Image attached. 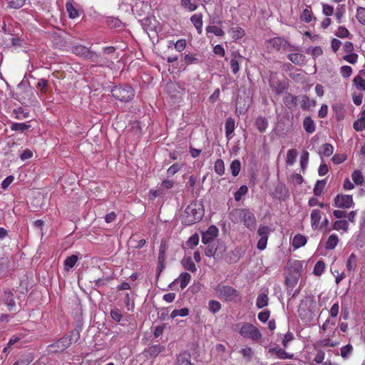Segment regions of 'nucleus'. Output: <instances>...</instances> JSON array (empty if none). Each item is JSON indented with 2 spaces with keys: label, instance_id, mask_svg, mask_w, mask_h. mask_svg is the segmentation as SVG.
<instances>
[{
  "label": "nucleus",
  "instance_id": "nucleus-39",
  "mask_svg": "<svg viewBox=\"0 0 365 365\" xmlns=\"http://www.w3.org/2000/svg\"><path fill=\"white\" fill-rule=\"evenodd\" d=\"M190 313V311L187 308H182V309H174L170 317V318L172 319H174L176 317H186Z\"/></svg>",
  "mask_w": 365,
  "mask_h": 365
},
{
  "label": "nucleus",
  "instance_id": "nucleus-51",
  "mask_svg": "<svg viewBox=\"0 0 365 365\" xmlns=\"http://www.w3.org/2000/svg\"><path fill=\"white\" fill-rule=\"evenodd\" d=\"M356 18L359 22L365 25V8L358 7L356 9Z\"/></svg>",
  "mask_w": 365,
  "mask_h": 365
},
{
  "label": "nucleus",
  "instance_id": "nucleus-57",
  "mask_svg": "<svg viewBox=\"0 0 365 365\" xmlns=\"http://www.w3.org/2000/svg\"><path fill=\"white\" fill-rule=\"evenodd\" d=\"M257 233L260 237L268 238L270 233V228L268 226H259Z\"/></svg>",
  "mask_w": 365,
  "mask_h": 365
},
{
  "label": "nucleus",
  "instance_id": "nucleus-26",
  "mask_svg": "<svg viewBox=\"0 0 365 365\" xmlns=\"http://www.w3.org/2000/svg\"><path fill=\"white\" fill-rule=\"evenodd\" d=\"M191 279V276L187 272L182 273L179 277L176 279L178 282L180 284V288L183 289L185 288L187 284H189L190 281Z\"/></svg>",
  "mask_w": 365,
  "mask_h": 365
},
{
  "label": "nucleus",
  "instance_id": "nucleus-18",
  "mask_svg": "<svg viewBox=\"0 0 365 365\" xmlns=\"http://www.w3.org/2000/svg\"><path fill=\"white\" fill-rule=\"evenodd\" d=\"M285 43L286 41L283 38L275 37L269 41V47L279 51L282 46L285 45Z\"/></svg>",
  "mask_w": 365,
  "mask_h": 365
},
{
  "label": "nucleus",
  "instance_id": "nucleus-60",
  "mask_svg": "<svg viewBox=\"0 0 365 365\" xmlns=\"http://www.w3.org/2000/svg\"><path fill=\"white\" fill-rule=\"evenodd\" d=\"M340 73L344 78H349L352 73V68L349 66H343L340 68Z\"/></svg>",
  "mask_w": 365,
  "mask_h": 365
},
{
  "label": "nucleus",
  "instance_id": "nucleus-11",
  "mask_svg": "<svg viewBox=\"0 0 365 365\" xmlns=\"http://www.w3.org/2000/svg\"><path fill=\"white\" fill-rule=\"evenodd\" d=\"M332 229L338 232L346 233L349 231V225L346 220H336L333 223Z\"/></svg>",
  "mask_w": 365,
  "mask_h": 365
},
{
  "label": "nucleus",
  "instance_id": "nucleus-14",
  "mask_svg": "<svg viewBox=\"0 0 365 365\" xmlns=\"http://www.w3.org/2000/svg\"><path fill=\"white\" fill-rule=\"evenodd\" d=\"M353 128L356 131L365 130V109L359 114V118L354 121Z\"/></svg>",
  "mask_w": 365,
  "mask_h": 365
},
{
  "label": "nucleus",
  "instance_id": "nucleus-3",
  "mask_svg": "<svg viewBox=\"0 0 365 365\" xmlns=\"http://www.w3.org/2000/svg\"><path fill=\"white\" fill-rule=\"evenodd\" d=\"M215 290L220 299H223L227 302H240L241 297L237 290L230 286L220 284Z\"/></svg>",
  "mask_w": 365,
  "mask_h": 365
},
{
  "label": "nucleus",
  "instance_id": "nucleus-58",
  "mask_svg": "<svg viewBox=\"0 0 365 365\" xmlns=\"http://www.w3.org/2000/svg\"><path fill=\"white\" fill-rule=\"evenodd\" d=\"M182 168V165L178 163H175L168 168L167 173L169 176L176 174Z\"/></svg>",
  "mask_w": 365,
  "mask_h": 365
},
{
  "label": "nucleus",
  "instance_id": "nucleus-28",
  "mask_svg": "<svg viewBox=\"0 0 365 365\" xmlns=\"http://www.w3.org/2000/svg\"><path fill=\"white\" fill-rule=\"evenodd\" d=\"M178 365H194L190 361V355L187 352H183L179 355L177 360Z\"/></svg>",
  "mask_w": 365,
  "mask_h": 365
},
{
  "label": "nucleus",
  "instance_id": "nucleus-43",
  "mask_svg": "<svg viewBox=\"0 0 365 365\" xmlns=\"http://www.w3.org/2000/svg\"><path fill=\"white\" fill-rule=\"evenodd\" d=\"M30 128V125L24 123H14L11 125V129L14 131L24 132Z\"/></svg>",
  "mask_w": 365,
  "mask_h": 365
},
{
  "label": "nucleus",
  "instance_id": "nucleus-38",
  "mask_svg": "<svg viewBox=\"0 0 365 365\" xmlns=\"http://www.w3.org/2000/svg\"><path fill=\"white\" fill-rule=\"evenodd\" d=\"M182 264L185 269L192 272H195L197 269L195 263L190 257L183 259Z\"/></svg>",
  "mask_w": 365,
  "mask_h": 365
},
{
  "label": "nucleus",
  "instance_id": "nucleus-27",
  "mask_svg": "<svg viewBox=\"0 0 365 365\" xmlns=\"http://www.w3.org/2000/svg\"><path fill=\"white\" fill-rule=\"evenodd\" d=\"M357 257L355 254L352 253L349 257L347 262H346V269L349 272L354 271L357 266Z\"/></svg>",
  "mask_w": 365,
  "mask_h": 365
},
{
  "label": "nucleus",
  "instance_id": "nucleus-63",
  "mask_svg": "<svg viewBox=\"0 0 365 365\" xmlns=\"http://www.w3.org/2000/svg\"><path fill=\"white\" fill-rule=\"evenodd\" d=\"M110 317L117 322H119L122 319L121 312L118 309H114L110 311Z\"/></svg>",
  "mask_w": 365,
  "mask_h": 365
},
{
  "label": "nucleus",
  "instance_id": "nucleus-64",
  "mask_svg": "<svg viewBox=\"0 0 365 365\" xmlns=\"http://www.w3.org/2000/svg\"><path fill=\"white\" fill-rule=\"evenodd\" d=\"M344 59L346 61L354 64V63H356L357 59H358V56L356 53H349L347 55L344 56Z\"/></svg>",
  "mask_w": 365,
  "mask_h": 365
},
{
  "label": "nucleus",
  "instance_id": "nucleus-44",
  "mask_svg": "<svg viewBox=\"0 0 365 365\" xmlns=\"http://www.w3.org/2000/svg\"><path fill=\"white\" fill-rule=\"evenodd\" d=\"M301 106L303 109H309L311 106H314L315 105V101H310L309 98L307 96H303L300 100Z\"/></svg>",
  "mask_w": 365,
  "mask_h": 365
},
{
  "label": "nucleus",
  "instance_id": "nucleus-52",
  "mask_svg": "<svg viewBox=\"0 0 365 365\" xmlns=\"http://www.w3.org/2000/svg\"><path fill=\"white\" fill-rule=\"evenodd\" d=\"M349 31L344 26H339L335 32V35L339 38H346L349 36Z\"/></svg>",
  "mask_w": 365,
  "mask_h": 365
},
{
  "label": "nucleus",
  "instance_id": "nucleus-6",
  "mask_svg": "<svg viewBox=\"0 0 365 365\" xmlns=\"http://www.w3.org/2000/svg\"><path fill=\"white\" fill-rule=\"evenodd\" d=\"M235 212L239 215L244 222V225L250 230L255 228L256 225V219L255 215L249 210L242 209L237 210Z\"/></svg>",
  "mask_w": 365,
  "mask_h": 365
},
{
  "label": "nucleus",
  "instance_id": "nucleus-15",
  "mask_svg": "<svg viewBox=\"0 0 365 365\" xmlns=\"http://www.w3.org/2000/svg\"><path fill=\"white\" fill-rule=\"evenodd\" d=\"M365 72L360 71L359 74L354 78L353 83L356 88L359 91H365V80L361 76Z\"/></svg>",
  "mask_w": 365,
  "mask_h": 365
},
{
  "label": "nucleus",
  "instance_id": "nucleus-5",
  "mask_svg": "<svg viewBox=\"0 0 365 365\" xmlns=\"http://www.w3.org/2000/svg\"><path fill=\"white\" fill-rule=\"evenodd\" d=\"M334 206L339 209H349L354 206L351 195L338 194L334 199Z\"/></svg>",
  "mask_w": 365,
  "mask_h": 365
},
{
  "label": "nucleus",
  "instance_id": "nucleus-12",
  "mask_svg": "<svg viewBox=\"0 0 365 365\" xmlns=\"http://www.w3.org/2000/svg\"><path fill=\"white\" fill-rule=\"evenodd\" d=\"M4 303L8 307L9 310L12 311L16 307L14 294L11 292H4L2 296Z\"/></svg>",
  "mask_w": 365,
  "mask_h": 365
},
{
  "label": "nucleus",
  "instance_id": "nucleus-42",
  "mask_svg": "<svg viewBox=\"0 0 365 365\" xmlns=\"http://www.w3.org/2000/svg\"><path fill=\"white\" fill-rule=\"evenodd\" d=\"M206 31L207 33H212L217 36H222L225 34L222 29L220 27H218L217 26L210 25V26H207Z\"/></svg>",
  "mask_w": 365,
  "mask_h": 365
},
{
  "label": "nucleus",
  "instance_id": "nucleus-1",
  "mask_svg": "<svg viewBox=\"0 0 365 365\" xmlns=\"http://www.w3.org/2000/svg\"><path fill=\"white\" fill-rule=\"evenodd\" d=\"M204 214L202 205L197 202L190 204L182 215V222L185 225H192L201 220Z\"/></svg>",
  "mask_w": 365,
  "mask_h": 365
},
{
  "label": "nucleus",
  "instance_id": "nucleus-49",
  "mask_svg": "<svg viewBox=\"0 0 365 365\" xmlns=\"http://www.w3.org/2000/svg\"><path fill=\"white\" fill-rule=\"evenodd\" d=\"M325 183L324 180H317L314 188V194L316 196H319L322 193V191L324 188Z\"/></svg>",
  "mask_w": 365,
  "mask_h": 365
},
{
  "label": "nucleus",
  "instance_id": "nucleus-8",
  "mask_svg": "<svg viewBox=\"0 0 365 365\" xmlns=\"http://www.w3.org/2000/svg\"><path fill=\"white\" fill-rule=\"evenodd\" d=\"M72 339L70 336H64L50 346L53 351H62L68 348L71 344Z\"/></svg>",
  "mask_w": 365,
  "mask_h": 365
},
{
  "label": "nucleus",
  "instance_id": "nucleus-40",
  "mask_svg": "<svg viewBox=\"0 0 365 365\" xmlns=\"http://www.w3.org/2000/svg\"><path fill=\"white\" fill-rule=\"evenodd\" d=\"M66 10L68 13V16L71 19H74L79 15L78 10L73 6L72 3L68 2L66 4Z\"/></svg>",
  "mask_w": 365,
  "mask_h": 365
},
{
  "label": "nucleus",
  "instance_id": "nucleus-24",
  "mask_svg": "<svg viewBox=\"0 0 365 365\" xmlns=\"http://www.w3.org/2000/svg\"><path fill=\"white\" fill-rule=\"evenodd\" d=\"M305 131L308 133H313L315 131V124L311 117H306L303 122Z\"/></svg>",
  "mask_w": 365,
  "mask_h": 365
},
{
  "label": "nucleus",
  "instance_id": "nucleus-32",
  "mask_svg": "<svg viewBox=\"0 0 365 365\" xmlns=\"http://www.w3.org/2000/svg\"><path fill=\"white\" fill-rule=\"evenodd\" d=\"M78 259V256L75 255L67 257L64 261L65 269L68 271L70 269H72L76 265Z\"/></svg>",
  "mask_w": 365,
  "mask_h": 365
},
{
  "label": "nucleus",
  "instance_id": "nucleus-29",
  "mask_svg": "<svg viewBox=\"0 0 365 365\" xmlns=\"http://www.w3.org/2000/svg\"><path fill=\"white\" fill-rule=\"evenodd\" d=\"M255 125L259 132L263 133L268 126V121L265 118L259 116L256 119Z\"/></svg>",
  "mask_w": 365,
  "mask_h": 365
},
{
  "label": "nucleus",
  "instance_id": "nucleus-31",
  "mask_svg": "<svg viewBox=\"0 0 365 365\" xmlns=\"http://www.w3.org/2000/svg\"><path fill=\"white\" fill-rule=\"evenodd\" d=\"M268 296L265 293H260L256 301V305L259 309H262L268 304Z\"/></svg>",
  "mask_w": 365,
  "mask_h": 365
},
{
  "label": "nucleus",
  "instance_id": "nucleus-48",
  "mask_svg": "<svg viewBox=\"0 0 365 365\" xmlns=\"http://www.w3.org/2000/svg\"><path fill=\"white\" fill-rule=\"evenodd\" d=\"M248 192V187L246 185H242L235 193V200L239 201L242 197Z\"/></svg>",
  "mask_w": 365,
  "mask_h": 365
},
{
  "label": "nucleus",
  "instance_id": "nucleus-36",
  "mask_svg": "<svg viewBox=\"0 0 365 365\" xmlns=\"http://www.w3.org/2000/svg\"><path fill=\"white\" fill-rule=\"evenodd\" d=\"M313 18V14L312 10L309 8H306L303 10L300 19L306 23H309L312 21Z\"/></svg>",
  "mask_w": 365,
  "mask_h": 365
},
{
  "label": "nucleus",
  "instance_id": "nucleus-16",
  "mask_svg": "<svg viewBox=\"0 0 365 365\" xmlns=\"http://www.w3.org/2000/svg\"><path fill=\"white\" fill-rule=\"evenodd\" d=\"M191 22L196 28L198 34H201L202 31V16L200 14H194L190 18Z\"/></svg>",
  "mask_w": 365,
  "mask_h": 365
},
{
  "label": "nucleus",
  "instance_id": "nucleus-20",
  "mask_svg": "<svg viewBox=\"0 0 365 365\" xmlns=\"http://www.w3.org/2000/svg\"><path fill=\"white\" fill-rule=\"evenodd\" d=\"M298 99L299 98L297 96H293L290 93H287L284 97L283 101L287 108H292L297 105Z\"/></svg>",
  "mask_w": 365,
  "mask_h": 365
},
{
  "label": "nucleus",
  "instance_id": "nucleus-41",
  "mask_svg": "<svg viewBox=\"0 0 365 365\" xmlns=\"http://www.w3.org/2000/svg\"><path fill=\"white\" fill-rule=\"evenodd\" d=\"M181 6L189 11H194L197 9V6L192 2V0H181Z\"/></svg>",
  "mask_w": 365,
  "mask_h": 365
},
{
  "label": "nucleus",
  "instance_id": "nucleus-22",
  "mask_svg": "<svg viewBox=\"0 0 365 365\" xmlns=\"http://www.w3.org/2000/svg\"><path fill=\"white\" fill-rule=\"evenodd\" d=\"M269 352H274L279 359H292L293 354L286 352L281 348H271L269 350Z\"/></svg>",
  "mask_w": 365,
  "mask_h": 365
},
{
  "label": "nucleus",
  "instance_id": "nucleus-9",
  "mask_svg": "<svg viewBox=\"0 0 365 365\" xmlns=\"http://www.w3.org/2000/svg\"><path fill=\"white\" fill-rule=\"evenodd\" d=\"M322 212L319 209H314L311 212V226L314 230L319 229V223L322 220Z\"/></svg>",
  "mask_w": 365,
  "mask_h": 365
},
{
  "label": "nucleus",
  "instance_id": "nucleus-30",
  "mask_svg": "<svg viewBox=\"0 0 365 365\" xmlns=\"http://www.w3.org/2000/svg\"><path fill=\"white\" fill-rule=\"evenodd\" d=\"M346 13V6L344 4H339L336 8L335 17L338 24L342 22V19Z\"/></svg>",
  "mask_w": 365,
  "mask_h": 365
},
{
  "label": "nucleus",
  "instance_id": "nucleus-21",
  "mask_svg": "<svg viewBox=\"0 0 365 365\" xmlns=\"http://www.w3.org/2000/svg\"><path fill=\"white\" fill-rule=\"evenodd\" d=\"M307 243V238L305 236L302 235H296L292 242V245L294 249H298L304 246Z\"/></svg>",
  "mask_w": 365,
  "mask_h": 365
},
{
  "label": "nucleus",
  "instance_id": "nucleus-33",
  "mask_svg": "<svg viewBox=\"0 0 365 365\" xmlns=\"http://www.w3.org/2000/svg\"><path fill=\"white\" fill-rule=\"evenodd\" d=\"M351 178L356 185H361L364 182V178L362 173L359 170H355L351 174Z\"/></svg>",
  "mask_w": 365,
  "mask_h": 365
},
{
  "label": "nucleus",
  "instance_id": "nucleus-19",
  "mask_svg": "<svg viewBox=\"0 0 365 365\" xmlns=\"http://www.w3.org/2000/svg\"><path fill=\"white\" fill-rule=\"evenodd\" d=\"M165 349V348L163 345L158 344H154V345L148 347L147 351L150 356L155 357L159 354L164 351Z\"/></svg>",
  "mask_w": 365,
  "mask_h": 365
},
{
  "label": "nucleus",
  "instance_id": "nucleus-56",
  "mask_svg": "<svg viewBox=\"0 0 365 365\" xmlns=\"http://www.w3.org/2000/svg\"><path fill=\"white\" fill-rule=\"evenodd\" d=\"M322 13L324 16H331L333 15L334 14V7L331 6V5L329 4H322Z\"/></svg>",
  "mask_w": 365,
  "mask_h": 365
},
{
  "label": "nucleus",
  "instance_id": "nucleus-10",
  "mask_svg": "<svg viewBox=\"0 0 365 365\" xmlns=\"http://www.w3.org/2000/svg\"><path fill=\"white\" fill-rule=\"evenodd\" d=\"M72 51L77 56L87 58H91L93 56V53L87 47L82 45L74 46L72 48Z\"/></svg>",
  "mask_w": 365,
  "mask_h": 365
},
{
  "label": "nucleus",
  "instance_id": "nucleus-25",
  "mask_svg": "<svg viewBox=\"0 0 365 365\" xmlns=\"http://www.w3.org/2000/svg\"><path fill=\"white\" fill-rule=\"evenodd\" d=\"M229 34L232 36V38L235 40H238L242 38L245 33L243 29L240 27H232L229 30Z\"/></svg>",
  "mask_w": 365,
  "mask_h": 365
},
{
  "label": "nucleus",
  "instance_id": "nucleus-2",
  "mask_svg": "<svg viewBox=\"0 0 365 365\" xmlns=\"http://www.w3.org/2000/svg\"><path fill=\"white\" fill-rule=\"evenodd\" d=\"M235 329L240 335L245 339H250L253 341H258L262 338L260 331L252 324L248 322H240L235 325Z\"/></svg>",
  "mask_w": 365,
  "mask_h": 365
},
{
  "label": "nucleus",
  "instance_id": "nucleus-55",
  "mask_svg": "<svg viewBox=\"0 0 365 365\" xmlns=\"http://www.w3.org/2000/svg\"><path fill=\"white\" fill-rule=\"evenodd\" d=\"M8 5L12 9H19L24 4L26 0H6Z\"/></svg>",
  "mask_w": 365,
  "mask_h": 365
},
{
  "label": "nucleus",
  "instance_id": "nucleus-46",
  "mask_svg": "<svg viewBox=\"0 0 365 365\" xmlns=\"http://www.w3.org/2000/svg\"><path fill=\"white\" fill-rule=\"evenodd\" d=\"M321 154L326 157L331 156L334 153V148L329 143H325L322 147Z\"/></svg>",
  "mask_w": 365,
  "mask_h": 365
},
{
  "label": "nucleus",
  "instance_id": "nucleus-53",
  "mask_svg": "<svg viewBox=\"0 0 365 365\" xmlns=\"http://www.w3.org/2000/svg\"><path fill=\"white\" fill-rule=\"evenodd\" d=\"M199 243V235L197 234H194L187 241V245L188 247L192 249L195 246H197Z\"/></svg>",
  "mask_w": 365,
  "mask_h": 365
},
{
  "label": "nucleus",
  "instance_id": "nucleus-50",
  "mask_svg": "<svg viewBox=\"0 0 365 365\" xmlns=\"http://www.w3.org/2000/svg\"><path fill=\"white\" fill-rule=\"evenodd\" d=\"M309 163V153L307 151H304L300 157V166L302 170L304 171L308 165Z\"/></svg>",
  "mask_w": 365,
  "mask_h": 365
},
{
  "label": "nucleus",
  "instance_id": "nucleus-4",
  "mask_svg": "<svg viewBox=\"0 0 365 365\" xmlns=\"http://www.w3.org/2000/svg\"><path fill=\"white\" fill-rule=\"evenodd\" d=\"M112 96L120 101H128L134 96V91L129 86L114 87L111 90Z\"/></svg>",
  "mask_w": 365,
  "mask_h": 365
},
{
  "label": "nucleus",
  "instance_id": "nucleus-59",
  "mask_svg": "<svg viewBox=\"0 0 365 365\" xmlns=\"http://www.w3.org/2000/svg\"><path fill=\"white\" fill-rule=\"evenodd\" d=\"M240 353L244 358H246L248 361L251 360L253 354V351L251 347H245L240 350Z\"/></svg>",
  "mask_w": 365,
  "mask_h": 365
},
{
  "label": "nucleus",
  "instance_id": "nucleus-37",
  "mask_svg": "<svg viewBox=\"0 0 365 365\" xmlns=\"http://www.w3.org/2000/svg\"><path fill=\"white\" fill-rule=\"evenodd\" d=\"M325 264L323 261H318L314 267L313 274L316 276H320L325 270Z\"/></svg>",
  "mask_w": 365,
  "mask_h": 365
},
{
  "label": "nucleus",
  "instance_id": "nucleus-62",
  "mask_svg": "<svg viewBox=\"0 0 365 365\" xmlns=\"http://www.w3.org/2000/svg\"><path fill=\"white\" fill-rule=\"evenodd\" d=\"M186 64L197 63L199 60L193 54H186L184 58Z\"/></svg>",
  "mask_w": 365,
  "mask_h": 365
},
{
  "label": "nucleus",
  "instance_id": "nucleus-34",
  "mask_svg": "<svg viewBox=\"0 0 365 365\" xmlns=\"http://www.w3.org/2000/svg\"><path fill=\"white\" fill-rule=\"evenodd\" d=\"M233 58L230 61V67L233 73L236 74L240 70L239 61L236 59V57H241V56L236 52L232 53Z\"/></svg>",
  "mask_w": 365,
  "mask_h": 365
},
{
  "label": "nucleus",
  "instance_id": "nucleus-23",
  "mask_svg": "<svg viewBox=\"0 0 365 365\" xmlns=\"http://www.w3.org/2000/svg\"><path fill=\"white\" fill-rule=\"evenodd\" d=\"M339 243V237L336 234H331L327 239L325 245L327 250H334Z\"/></svg>",
  "mask_w": 365,
  "mask_h": 365
},
{
  "label": "nucleus",
  "instance_id": "nucleus-17",
  "mask_svg": "<svg viewBox=\"0 0 365 365\" xmlns=\"http://www.w3.org/2000/svg\"><path fill=\"white\" fill-rule=\"evenodd\" d=\"M288 58L294 64L302 66L304 63L305 56L299 53H290Z\"/></svg>",
  "mask_w": 365,
  "mask_h": 365
},
{
  "label": "nucleus",
  "instance_id": "nucleus-61",
  "mask_svg": "<svg viewBox=\"0 0 365 365\" xmlns=\"http://www.w3.org/2000/svg\"><path fill=\"white\" fill-rule=\"evenodd\" d=\"M332 109L336 114V118L338 120H341L343 118V114H342L343 106L339 104H335V105L332 106Z\"/></svg>",
  "mask_w": 365,
  "mask_h": 365
},
{
  "label": "nucleus",
  "instance_id": "nucleus-13",
  "mask_svg": "<svg viewBox=\"0 0 365 365\" xmlns=\"http://www.w3.org/2000/svg\"><path fill=\"white\" fill-rule=\"evenodd\" d=\"M235 128V123L233 118H228L225 122V135L227 140L233 137V132Z\"/></svg>",
  "mask_w": 365,
  "mask_h": 365
},
{
  "label": "nucleus",
  "instance_id": "nucleus-54",
  "mask_svg": "<svg viewBox=\"0 0 365 365\" xmlns=\"http://www.w3.org/2000/svg\"><path fill=\"white\" fill-rule=\"evenodd\" d=\"M209 309L212 313H217L221 309V304L215 300H210L209 302Z\"/></svg>",
  "mask_w": 365,
  "mask_h": 365
},
{
  "label": "nucleus",
  "instance_id": "nucleus-45",
  "mask_svg": "<svg viewBox=\"0 0 365 365\" xmlns=\"http://www.w3.org/2000/svg\"><path fill=\"white\" fill-rule=\"evenodd\" d=\"M240 168H241V163H240V160H235L231 163L230 170L232 172V175L233 176H237L239 174V173L240 171Z\"/></svg>",
  "mask_w": 365,
  "mask_h": 365
},
{
  "label": "nucleus",
  "instance_id": "nucleus-7",
  "mask_svg": "<svg viewBox=\"0 0 365 365\" xmlns=\"http://www.w3.org/2000/svg\"><path fill=\"white\" fill-rule=\"evenodd\" d=\"M218 229L215 225H211L208 229L202 234V242L203 244H209L213 241L218 235Z\"/></svg>",
  "mask_w": 365,
  "mask_h": 365
},
{
  "label": "nucleus",
  "instance_id": "nucleus-47",
  "mask_svg": "<svg viewBox=\"0 0 365 365\" xmlns=\"http://www.w3.org/2000/svg\"><path fill=\"white\" fill-rule=\"evenodd\" d=\"M215 172L220 175H222L224 174L225 173V165H224V162L221 159H218L215 161Z\"/></svg>",
  "mask_w": 365,
  "mask_h": 365
},
{
  "label": "nucleus",
  "instance_id": "nucleus-35",
  "mask_svg": "<svg viewBox=\"0 0 365 365\" xmlns=\"http://www.w3.org/2000/svg\"><path fill=\"white\" fill-rule=\"evenodd\" d=\"M297 156V151L295 149H289L287 153L286 163L287 165H292Z\"/></svg>",
  "mask_w": 365,
  "mask_h": 365
}]
</instances>
